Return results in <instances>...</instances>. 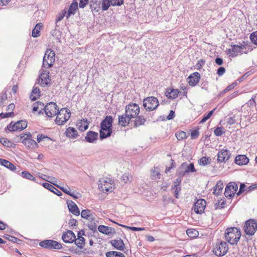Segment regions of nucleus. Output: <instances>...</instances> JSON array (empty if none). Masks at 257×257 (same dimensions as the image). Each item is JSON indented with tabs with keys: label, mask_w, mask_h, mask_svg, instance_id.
I'll return each mask as SVG.
<instances>
[{
	"label": "nucleus",
	"mask_w": 257,
	"mask_h": 257,
	"mask_svg": "<svg viewBox=\"0 0 257 257\" xmlns=\"http://www.w3.org/2000/svg\"><path fill=\"white\" fill-rule=\"evenodd\" d=\"M223 183H217L214 189V193H216L218 194L220 192H221L223 189Z\"/></svg>",
	"instance_id": "55"
},
{
	"label": "nucleus",
	"mask_w": 257,
	"mask_h": 257,
	"mask_svg": "<svg viewBox=\"0 0 257 257\" xmlns=\"http://www.w3.org/2000/svg\"><path fill=\"white\" fill-rule=\"evenodd\" d=\"M211 159L210 157H203L198 160V164L201 166H205L210 164Z\"/></svg>",
	"instance_id": "41"
},
{
	"label": "nucleus",
	"mask_w": 257,
	"mask_h": 257,
	"mask_svg": "<svg viewBox=\"0 0 257 257\" xmlns=\"http://www.w3.org/2000/svg\"><path fill=\"white\" fill-rule=\"evenodd\" d=\"M20 140L26 147L29 148L34 149L39 147L38 143L32 139V135L29 132L22 134L20 135Z\"/></svg>",
	"instance_id": "5"
},
{
	"label": "nucleus",
	"mask_w": 257,
	"mask_h": 257,
	"mask_svg": "<svg viewBox=\"0 0 257 257\" xmlns=\"http://www.w3.org/2000/svg\"><path fill=\"white\" fill-rule=\"evenodd\" d=\"M131 119L132 118L127 115H126L125 112L124 114L118 116V123L119 125L122 126H126L128 125Z\"/></svg>",
	"instance_id": "24"
},
{
	"label": "nucleus",
	"mask_w": 257,
	"mask_h": 257,
	"mask_svg": "<svg viewBox=\"0 0 257 257\" xmlns=\"http://www.w3.org/2000/svg\"><path fill=\"white\" fill-rule=\"evenodd\" d=\"M105 255L106 257H125L123 253L115 251H108Z\"/></svg>",
	"instance_id": "40"
},
{
	"label": "nucleus",
	"mask_w": 257,
	"mask_h": 257,
	"mask_svg": "<svg viewBox=\"0 0 257 257\" xmlns=\"http://www.w3.org/2000/svg\"><path fill=\"white\" fill-rule=\"evenodd\" d=\"M191 138L192 140L196 139L198 138L199 136V128L194 130L191 131Z\"/></svg>",
	"instance_id": "57"
},
{
	"label": "nucleus",
	"mask_w": 257,
	"mask_h": 257,
	"mask_svg": "<svg viewBox=\"0 0 257 257\" xmlns=\"http://www.w3.org/2000/svg\"><path fill=\"white\" fill-rule=\"evenodd\" d=\"M112 245L116 249L123 251L124 249V244L122 239L112 240L111 241Z\"/></svg>",
	"instance_id": "28"
},
{
	"label": "nucleus",
	"mask_w": 257,
	"mask_h": 257,
	"mask_svg": "<svg viewBox=\"0 0 257 257\" xmlns=\"http://www.w3.org/2000/svg\"><path fill=\"white\" fill-rule=\"evenodd\" d=\"M113 118L110 115H107L100 124V137L105 139L110 136L112 133Z\"/></svg>",
	"instance_id": "2"
},
{
	"label": "nucleus",
	"mask_w": 257,
	"mask_h": 257,
	"mask_svg": "<svg viewBox=\"0 0 257 257\" xmlns=\"http://www.w3.org/2000/svg\"><path fill=\"white\" fill-rule=\"evenodd\" d=\"M172 189L174 190V196L176 198H179V192L181 190V186L180 182H175L174 186L172 188Z\"/></svg>",
	"instance_id": "45"
},
{
	"label": "nucleus",
	"mask_w": 257,
	"mask_h": 257,
	"mask_svg": "<svg viewBox=\"0 0 257 257\" xmlns=\"http://www.w3.org/2000/svg\"><path fill=\"white\" fill-rule=\"evenodd\" d=\"M78 10L77 0H73L71 4L68 12H67L66 18L68 19L71 15H74Z\"/></svg>",
	"instance_id": "22"
},
{
	"label": "nucleus",
	"mask_w": 257,
	"mask_h": 257,
	"mask_svg": "<svg viewBox=\"0 0 257 257\" xmlns=\"http://www.w3.org/2000/svg\"><path fill=\"white\" fill-rule=\"evenodd\" d=\"M175 136L177 138V140L179 141H181L184 139H186L187 138V136L186 135V132L180 131H178L175 134Z\"/></svg>",
	"instance_id": "43"
},
{
	"label": "nucleus",
	"mask_w": 257,
	"mask_h": 257,
	"mask_svg": "<svg viewBox=\"0 0 257 257\" xmlns=\"http://www.w3.org/2000/svg\"><path fill=\"white\" fill-rule=\"evenodd\" d=\"M42 27L41 23L37 24L34 29L33 30L32 36L34 38L38 37L40 36V30Z\"/></svg>",
	"instance_id": "37"
},
{
	"label": "nucleus",
	"mask_w": 257,
	"mask_h": 257,
	"mask_svg": "<svg viewBox=\"0 0 257 257\" xmlns=\"http://www.w3.org/2000/svg\"><path fill=\"white\" fill-rule=\"evenodd\" d=\"M215 109V108L210 111L208 113H205L204 114L202 119L200 121V123H202L205 122L206 120H207L212 116Z\"/></svg>",
	"instance_id": "49"
},
{
	"label": "nucleus",
	"mask_w": 257,
	"mask_h": 257,
	"mask_svg": "<svg viewBox=\"0 0 257 257\" xmlns=\"http://www.w3.org/2000/svg\"><path fill=\"white\" fill-rule=\"evenodd\" d=\"M15 108V105L14 103L10 104L7 107V111L8 112L6 113H0V117L2 118H8L11 117L14 115V113L13 112L14 109Z\"/></svg>",
	"instance_id": "25"
},
{
	"label": "nucleus",
	"mask_w": 257,
	"mask_h": 257,
	"mask_svg": "<svg viewBox=\"0 0 257 257\" xmlns=\"http://www.w3.org/2000/svg\"><path fill=\"white\" fill-rule=\"evenodd\" d=\"M180 93V92L178 89L167 88L165 94L168 98L170 99H175L178 97Z\"/></svg>",
	"instance_id": "21"
},
{
	"label": "nucleus",
	"mask_w": 257,
	"mask_h": 257,
	"mask_svg": "<svg viewBox=\"0 0 257 257\" xmlns=\"http://www.w3.org/2000/svg\"><path fill=\"white\" fill-rule=\"evenodd\" d=\"M66 14L67 11L66 10H63L61 11L57 16V18L56 19V22L58 23V22L61 21L64 18Z\"/></svg>",
	"instance_id": "51"
},
{
	"label": "nucleus",
	"mask_w": 257,
	"mask_h": 257,
	"mask_svg": "<svg viewBox=\"0 0 257 257\" xmlns=\"http://www.w3.org/2000/svg\"><path fill=\"white\" fill-rule=\"evenodd\" d=\"M196 170L194 168V166L193 163H190L189 165H188L186 167V169L185 171V173H188L190 172H195Z\"/></svg>",
	"instance_id": "58"
},
{
	"label": "nucleus",
	"mask_w": 257,
	"mask_h": 257,
	"mask_svg": "<svg viewBox=\"0 0 257 257\" xmlns=\"http://www.w3.org/2000/svg\"><path fill=\"white\" fill-rule=\"evenodd\" d=\"M55 53L50 49H48L46 51L45 55L43 58V66L47 68L51 67L55 62Z\"/></svg>",
	"instance_id": "8"
},
{
	"label": "nucleus",
	"mask_w": 257,
	"mask_h": 257,
	"mask_svg": "<svg viewBox=\"0 0 257 257\" xmlns=\"http://www.w3.org/2000/svg\"><path fill=\"white\" fill-rule=\"evenodd\" d=\"M69 210L72 212L75 215H79L80 211L77 206L75 203L71 201L69 204H68Z\"/></svg>",
	"instance_id": "30"
},
{
	"label": "nucleus",
	"mask_w": 257,
	"mask_h": 257,
	"mask_svg": "<svg viewBox=\"0 0 257 257\" xmlns=\"http://www.w3.org/2000/svg\"><path fill=\"white\" fill-rule=\"evenodd\" d=\"M206 202L203 199H200L194 203V210L197 214L203 213L206 207Z\"/></svg>",
	"instance_id": "15"
},
{
	"label": "nucleus",
	"mask_w": 257,
	"mask_h": 257,
	"mask_svg": "<svg viewBox=\"0 0 257 257\" xmlns=\"http://www.w3.org/2000/svg\"><path fill=\"white\" fill-rule=\"evenodd\" d=\"M98 231L106 235H109L111 233L112 228L110 227L100 225L98 227Z\"/></svg>",
	"instance_id": "35"
},
{
	"label": "nucleus",
	"mask_w": 257,
	"mask_h": 257,
	"mask_svg": "<svg viewBox=\"0 0 257 257\" xmlns=\"http://www.w3.org/2000/svg\"><path fill=\"white\" fill-rule=\"evenodd\" d=\"M237 85L236 82H234L228 85L224 90L225 92H228L232 90Z\"/></svg>",
	"instance_id": "63"
},
{
	"label": "nucleus",
	"mask_w": 257,
	"mask_h": 257,
	"mask_svg": "<svg viewBox=\"0 0 257 257\" xmlns=\"http://www.w3.org/2000/svg\"><path fill=\"white\" fill-rule=\"evenodd\" d=\"M224 237L230 244H236L240 238L241 231L236 227H228L225 231Z\"/></svg>",
	"instance_id": "1"
},
{
	"label": "nucleus",
	"mask_w": 257,
	"mask_h": 257,
	"mask_svg": "<svg viewBox=\"0 0 257 257\" xmlns=\"http://www.w3.org/2000/svg\"><path fill=\"white\" fill-rule=\"evenodd\" d=\"M71 114L69 109L66 107L61 108L56 114L55 123L59 125L64 124L70 118Z\"/></svg>",
	"instance_id": "4"
},
{
	"label": "nucleus",
	"mask_w": 257,
	"mask_h": 257,
	"mask_svg": "<svg viewBox=\"0 0 257 257\" xmlns=\"http://www.w3.org/2000/svg\"><path fill=\"white\" fill-rule=\"evenodd\" d=\"M46 115L49 117L55 116L58 112L59 108L55 102L48 103L44 107Z\"/></svg>",
	"instance_id": "11"
},
{
	"label": "nucleus",
	"mask_w": 257,
	"mask_h": 257,
	"mask_svg": "<svg viewBox=\"0 0 257 257\" xmlns=\"http://www.w3.org/2000/svg\"><path fill=\"white\" fill-rule=\"evenodd\" d=\"M135 118V119L134 120V126L135 127H138L144 124L146 121V119L143 115H138V116Z\"/></svg>",
	"instance_id": "36"
},
{
	"label": "nucleus",
	"mask_w": 257,
	"mask_h": 257,
	"mask_svg": "<svg viewBox=\"0 0 257 257\" xmlns=\"http://www.w3.org/2000/svg\"><path fill=\"white\" fill-rule=\"evenodd\" d=\"M112 183L111 180L107 181L105 180L100 181L99 185L100 189L103 192H111L112 191Z\"/></svg>",
	"instance_id": "19"
},
{
	"label": "nucleus",
	"mask_w": 257,
	"mask_h": 257,
	"mask_svg": "<svg viewBox=\"0 0 257 257\" xmlns=\"http://www.w3.org/2000/svg\"><path fill=\"white\" fill-rule=\"evenodd\" d=\"M111 6H120L123 4V0H111Z\"/></svg>",
	"instance_id": "61"
},
{
	"label": "nucleus",
	"mask_w": 257,
	"mask_h": 257,
	"mask_svg": "<svg viewBox=\"0 0 257 257\" xmlns=\"http://www.w3.org/2000/svg\"><path fill=\"white\" fill-rule=\"evenodd\" d=\"M49 72L45 71L42 72L39 77V83L42 86H45L50 83L51 79Z\"/></svg>",
	"instance_id": "16"
},
{
	"label": "nucleus",
	"mask_w": 257,
	"mask_h": 257,
	"mask_svg": "<svg viewBox=\"0 0 257 257\" xmlns=\"http://www.w3.org/2000/svg\"><path fill=\"white\" fill-rule=\"evenodd\" d=\"M63 240L66 243H72L75 240V235L71 230H67L62 236Z\"/></svg>",
	"instance_id": "20"
},
{
	"label": "nucleus",
	"mask_w": 257,
	"mask_h": 257,
	"mask_svg": "<svg viewBox=\"0 0 257 257\" xmlns=\"http://www.w3.org/2000/svg\"><path fill=\"white\" fill-rule=\"evenodd\" d=\"M61 190H62L64 192L66 193L68 195H69L71 196H72L74 198H76L75 196L74 195L73 193H71L70 191V189L68 186L65 187H60Z\"/></svg>",
	"instance_id": "56"
},
{
	"label": "nucleus",
	"mask_w": 257,
	"mask_h": 257,
	"mask_svg": "<svg viewBox=\"0 0 257 257\" xmlns=\"http://www.w3.org/2000/svg\"><path fill=\"white\" fill-rule=\"evenodd\" d=\"M40 96V91L38 87H34L30 95L32 100H35Z\"/></svg>",
	"instance_id": "34"
},
{
	"label": "nucleus",
	"mask_w": 257,
	"mask_h": 257,
	"mask_svg": "<svg viewBox=\"0 0 257 257\" xmlns=\"http://www.w3.org/2000/svg\"><path fill=\"white\" fill-rule=\"evenodd\" d=\"M143 106L148 111L155 110L159 106V101L154 96H150L143 100Z\"/></svg>",
	"instance_id": "9"
},
{
	"label": "nucleus",
	"mask_w": 257,
	"mask_h": 257,
	"mask_svg": "<svg viewBox=\"0 0 257 257\" xmlns=\"http://www.w3.org/2000/svg\"><path fill=\"white\" fill-rule=\"evenodd\" d=\"M0 142L3 145L8 147H12L14 146L13 143H12L11 141L5 138H2L0 139Z\"/></svg>",
	"instance_id": "48"
},
{
	"label": "nucleus",
	"mask_w": 257,
	"mask_h": 257,
	"mask_svg": "<svg viewBox=\"0 0 257 257\" xmlns=\"http://www.w3.org/2000/svg\"><path fill=\"white\" fill-rule=\"evenodd\" d=\"M37 140L38 143H40L42 141L45 140H50V138L44 135H38L37 137Z\"/></svg>",
	"instance_id": "59"
},
{
	"label": "nucleus",
	"mask_w": 257,
	"mask_h": 257,
	"mask_svg": "<svg viewBox=\"0 0 257 257\" xmlns=\"http://www.w3.org/2000/svg\"><path fill=\"white\" fill-rule=\"evenodd\" d=\"M0 164L8 168L11 171H14L16 169V167L14 164L10 161L4 159H0Z\"/></svg>",
	"instance_id": "31"
},
{
	"label": "nucleus",
	"mask_w": 257,
	"mask_h": 257,
	"mask_svg": "<svg viewBox=\"0 0 257 257\" xmlns=\"http://www.w3.org/2000/svg\"><path fill=\"white\" fill-rule=\"evenodd\" d=\"M132 176L129 174L125 173L121 177V181L125 183L131 182Z\"/></svg>",
	"instance_id": "53"
},
{
	"label": "nucleus",
	"mask_w": 257,
	"mask_h": 257,
	"mask_svg": "<svg viewBox=\"0 0 257 257\" xmlns=\"http://www.w3.org/2000/svg\"><path fill=\"white\" fill-rule=\"evenodd\" d=\"M98 134L93 131H88L85 136V139L87 142L94 143L98 139Z\"/></svg>",
	"instance_id": "26"
},
{
	"label": "nucleus",
	"mask_w": 257,
	"mask_h": 257,
	"mask_svg": "<svg viewBox=\"0 0 257 257\" xmlns=\"http://www.w3.org/2000/svg\"><path fill=\"white\" fill-rule=\"evenodd\" d=\"M248 162V158L245 155H238L235 158V163L238 165H246Z\"/></svg>",
	"instance_id": "29"
},
{
	"label": "nucleus",
	"mask_w": 257,
	"mask_h": 257,
	"mask_svg": "<svg viewBox=\"0 0 257 257\" xmlns=\"http://www.w3.org/2000/svg\"><path fill=\"white\" fill-rule=\"evenodd\" d=\"M230 157V153L227 149L219 151L217 154V161L219 162H226Z\"/></svg>",
	"instance_id": "18"
},
{
	"label": "nucleus",
	"mask_w": 257,
	"mask_h": 257,
	"mask_svg": "<svg viewBox=\"0 0 257 257\" xmlns=\"http://www.w3.org/2000/svg\"><path fill=\"white\" fill-rule=\"evenodd\" d=\"M89 121L87 119L78 120L76 123L77 128L81 132H84L88 129Z\"/></svg>",
	"instance_id": "23"
},
{
	"label": "nucleus",
	"mask_w": 257,
	"mask_h": 257,
	"mask_svg": "<svg viewBox=\"0 0 257 257\" xmlns=\"http://www.w3.org/2000/svg\"><path fill=\"white\" fill-rule=\"evenodd\" d=\"M250 39L254 44L257 45V31L250 34Z\"/></svg>",
	"instance_id": "60"
},
{
	"label": "nucleus",
	"mask_w": 257,
	"mask_h": 257,
	"mask_svg": "<svg viewBox=\"0 0 257 257\" xmlns=\"http://www.w3.org/2000/svg\"><path fill=\"white\" fill-rule=\"evenodd\" d=\"M27 126V122L26 120H21L15 123L11 122L7 128L11 132L21 131L26 128Z\"/></svg>",
	"instance_id": "12"
},
{
	"label": "nucleus",
	"mask_w": 257,
	"mask_h": 257,
	"mask_svg": "<svg viewBox=\"0 0 257 257\" xmlns=\"http://www.w3.org/2000/svg\"><path fill=\"white\" fill-rule=\"evenodd\" d=\"M204 64H205V60H204L203 59L199 60L196 64L197 69H201L203 65Z\"/></svg>",
	"instance_id": "64"
},
{
	"label": "nucleus",
	"mask_w": 257,
	"mask_h": 257,
	"mask_svg": "<svg viewBox=\"0 0 257 257\" xmlns=\"http://www.w3.org/2000/svg\"><path fill=\"white\" fill-rule=\"evenodd\" d=\"M243 229L246 235L252 236L257 230V222L253 219H249L245 222Z\"/></svg>",
	"instance_id": "6"
},
{
	"label": "nucleus",
	"mask_w": 257,
	"mask_h": 257,
	"mask_svg": "<svg viewBox=\"0 0 257 257\" xmlns=\"http://www.w3.org/2000/svg\"><path fill=\"white\" fill-rule=\"evenodd\" d=\"M222 129L221 127H217L214 131V134L216 136H221L223 135Z\"/></svg>",
	"instance_id": "62"
},
{
	"label": "nucleus",
	"mask_w": 257,
	"mask_h": 257,
	"mask_svg": "<svg viewBox=\"0 0 257 257\" xmlns=\"http://www.w3.org/2000/svg\"><path fill=\"white\" fill-rule=\"evenodd\" d=\"M226 202L224 199L218 200L217 202L215 204L214 208L216 209H222L225 207Z\"/></svg>",
	"instance_id": "42"
},
{
	"label": "nucleus",
	"mask_w": 257,
	"mask_h": 257,
	"mask_svg": "<svg viewBox=\"0 0 257 257\" xmlns=\"http://www.w3.org/2000/svg\"><path fill=\"white\" fill-rule=\"evenodd\" d=\"M125 112L126 115L133 119L137 117L140 113V107L138 104L132 102L126 105Z\"/></svg>",
	"instance_id": "7"
},
{
	"label": "nucleus",
	"mask_w": 257,
	"mask_h": 257,
	"mask_svg": "<svg viewBox=\"0 0 257 257\" xmlns=\"http://www.w3.org/2000/svg\"><path fill=\"white\" fill-rule=\"evenodd\" d=\"M43 186L45 188L48 189L49 190L51 191V192H54L58 196H60L62 194L61 192L59 190H58L54 186H53L52 185L49 183H43Z\"/></svg>",
	"instance_id": "32"
},
{
	"label": "nucleus",
	"mask_w": 257,
	"mask_h": 257,
	"mask_svg": "<svg viewBox=\"0 0 257 257\" xmlns=\"http://www.w3.org/2000/svg\"><path fill=\"white\" fill-rule=\"evenodd\" d=\"M38 176L43 180L51 182L52 183H53V182L56 180V179L54 177L51 178L50 176L42 173H38Z\"/></svg>",
	"instance_id": "46"
},
{
	"label": "nucleus",
	"mask_w": 257,
	"mask_h": 257,
	"mask_svg": "<svg viewBox=\"0 0 257 257\" xmlns=\"http://www.w3.org/2000/svg\"><path fill=\"white\" fill-rule=\"evenodd\" d=\"M111 0H102L101 8L103 11H106L111 6Z\"/></svg>",
	"instance_id": "47"
},
{
	"label": "nucleus",
	"mask_w": 257,
	"mask_h": 257,
	"mask_svg": "<svg viewBox=\"0 0 257 257\" xmlns=\"http://www.w3.org/2000/svg\"><path fill=\"white\" fill-rule=\"evenodd\" d=\"M66 136L71 139H75L78 134L77 130L73 127H68L65 132Z\"/></svg>",
	"instance_id": "27"
},
{
	"label": "nucleus",
	"mask_w": 257,
	"mask_h": 257,
	"mask_svg": "<svg viewBox=\"0 0 257 257\" xmlns=\"http://www.w3.org/2000/svg\"><path fill=\"white\" fill-rule=\"evenodd\" d=\"M238 189L237 184L234 182H230L226 186L224 195L227 198H231L234 196Z\"/></svg>",
	"instance_id": "14"
},
{
	"label": "nucleus",
	"mask_w": 257,
	"mask_h": 257,
	"mask_svg": "<svg viewBox=\"0 0 257 257\" xmlns=\"http://www.w3.org/2000/svg\"><path fill=\"white\" fill-rule=\"evenodd\" d=\"M41 247L48 249H59L62 247L61 244L53 240H45L42 241L39 243Z\"/></svg>",
	"instance_id": "13"
},
{
	"label": "nucleus",
	"mask_w": 257,
	"mask_h": 257,
	"mask_svg": "<svg viewBox=\"0 0 257 257\" xmlns=\"http://www.w3.org/2000/svg\"><path fill=\"white\" fill-rule=\"evenodd\" d=\"M200 74L196 72L191 74L188 77V82L190 86L193 87L196 85L200 79Z\"/></svg>",
	"instance_id": "17"
},
{
	"label": "nucleus",
	"mask_w": 257,
	"mask_h": 257,
	"mask_svg": "<svg viewBox=\"0 0 257 257\" xmlns=\"http://www.w3.org/2000/svg\"><path fill=\"white\" fill-rule=\"evenodd\" d=\"M246 44L245 42H242L241 44L238 45H234L231 46V48L227 50V54L231 57H235L239 54H242L243 50L246 49Z\"/></svg>",
	"instance_id": "10"
},
{
	"label": "nucleus",
	"mask_w": 257,
	"mask_h": 257,
	"mask_svg": "<svg viewBox=\"0 0 257 257\" xmlns=\"http://www.w3.org/2000/svg\"><path fill=\"white\" fill-rule=\"evenodd\" d=\"M81 216L83 218L89 220L92 218V213L90 210H83L81 213Z\"/></svg>",
	"instance_id": "39"
},
{
	"label": "nucleus",
	"mask_w": 257,
	"mask_h": 257,
	"mask_svg": "<svg viewBox=\"0 0 257 257\" xmlns=\"http://www.w3.org/2000/svg\"><path fill=\"white\" fill-rule=\"evenodd\" d=\"M228 250V245L226 242L218 240L213 245L212 252L217 256H222L226 254Z\"/></svg>",
	"instance_id": "3"
},
{
	"label": "nucleus",
	"mask_w": 257,
	"mask_h": 257,
	"mask_svg": "<svg viewBox=\"0 0 257 257\" xmlns=\"http://www.w3.org/2000/svg\"><path fill=\"white\" fill-rule=\"evenodd\" d=\"M119 225L121 226L122 227L128 228L133 231H143L145 230V228L144 227H132L124 225L119 224Z\"/></svg>",
	"instance_id": "54"
},
{
	"label": "nucleus",
	"mask_w": 257,
	"mask_h": 257,
	"mask_svg": "<svg viewBox=\"0 0 257 257\" xmlns=\"http://www.w3.org/2000/svg\"><path fill=\"white\" fill-rule=\"evenodd\" d=\"M44 104L40 101L35 102L33 105L32 111L33 113L41 112L43 109Z\"/></svg>",
	"instance_id": "33"
},
{
	"label": "nucleus",
	"mask_w": 257,
	"mask_h": 257,
	"mask_svg": "<svg viewBox=\"0 0 257 257\" xmlns=\"http://www.w3.org/2000/svg\"><path fill=\"white\" fill-rule=\"evenodd\" d=\"M187 234L191 238H194L198 236V232L194 229H188L186 230Z\"/></svg>",
	"instance_id": "50"
},
{
	"label": "nucleus",
	"mask_w": 257,
	"mask_h": 257,
	"mask_svg": "<svg viewBox=\"0 0 257 257\" xmlns=\"http://www.w3.org/2000/svg\"><path fill=\"white\" fill-rule=\"evenodd\" d=\"M21 175L24 178L33 181H35L36 180L35 177L27 171L22 172Z\"/></svg>",
	"instance_id": "44"
},
{
	"label": "nucleus",
	"mask_w": 257,
	"mask_h": 257,
	"mask_svg": "<svg viewBox=\"0 0 257 257\" xmlns=\"http://www.w3.org/2000/svg\"><path fill=\"white\" fill-rule=\"evenodd\" d=\"M8 99V95L7 92H3L0 93V106L4 104V102Z\"/></svg>",
	"instance_id": "52"
},
{
	"label": "nucleus",
	"mask_w": 257,
	"mask_h": 257,
	"mask_svg": "<svg viewBox=\"0 0 257 257\" xmlns=\"http://www.w3.org/2000/svg\"><path fill=\"white\" fill-rule=\"evenodd\" d=\"M79 234H78V238L77 239L75 238V244L80 248L82 249L85 245V239L84 238L79 235Z\"/></svg>",
	"instance_id": "38"
}]
</instances>
